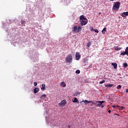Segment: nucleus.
<instances>
[{
  "label": "nucleus",
  "mask_w": 128,
  "mask_h": 128,
  "mask_svg": "<svg viewBox=\"0 0 128 128\" xmlns=\"http://www.w3.org/2000/svg\"><path fill=\"white\" fill-rule=\"evenodd\" d=\"M120 6V2H114L112 8L114 10H118Z\"/></svg>",
  "instance_id": "nucleus-1"
},
{
  "label": "nucleus",
  "mask_w": 128,
  "mask_h": 128,
  "mask_svg": "<svg viewBox=\"0 0 128 128\" xmlns=\"http://www.w3.org/2000/svg\"><path fill=\"white\" fill-rule=\"evenodd\" d=\"M66 62H68V64H72V56L71 54H68L65 60Z\"/></svg>",
  "instance_id": "nucleus-2"
},
{
  "label": "nucleus",
  "mask_w": 128,
  "mask_h": 128,
  "mask_svg": "<svg viewBox=\"0 0 128 128\" xmlns=\"http://www.w3.org/2000/svg\"><path fill=\"white\" fill-rule=\"evenodd\" d=\"M66 104V100H63L60 103H59L60 106H64Z\"/></svg>",
  "instance_id": "nucleus-3"
},
{
  "label": "nucleus",
  "mask_w": 128,
  "mask_h": 128,
  "mask_svg": "<svg viewBox=\"0 0 128 128\" xmlns=\"http://www.w3.org/2000/svg\"><path fill=\"white\" fill-rule=\"evenodd\" d=\"M88 20L87 19V20H82L80 21V24H81V26H86V24H88Z\"/></svg>",
  "instance_id": "nucleus-4"
},
{
  "label": "nucleus",
  "mask_w": 128,
  "mask_h": 128,
  "mask_svg": "<svg viewBox=\"0 0 128 128\" xmlns=\"http://www.w3.org/2000/svg\"><path fill=\"white\" fill-rule=\"evenodd\" d=\"M80 20H87L88 18H86V16L82 15L80 16Z\"/></svg>",
  "instance_id": "nucleus-5"
},
{
  "label": "nucleus",
  "mask_w": 128,
  "mask_h": 128,
  "mask_svg": "<svg viewBox=\"0 0 128 128\" xmlns=\"http://www.w3.org/2000/svg\"><path fill=\"white\" fill-rule=\"evenodd\" d=\"M62 2H64V4H68L70 2V0H62Z\"/></svg>",
  "instance_id": "nucleus-6"
},
{
  "label": "nucleus",
  "mask_w": 128,
  "mask_h": 128,
  "mask_svg": "<svg viewBox=\"0 0 128 128\" xmlns=\"http://www.w3.org/2000/svg\"><path fill=\"white\" fill-rule=\"evenodd\" d=\"M72 30L74 32H78V26L75 25L72 28Z\"/></svg>",
  "instance_id": "nucleus-7"
},
{
  "label": "nucleus",
  "mask_w": 128,
  "mask_h": 128,
  "mask_svg": "<svg viewBox=\"0 0 128 128\" xmlns=\"http://www.w3.org/2000/svg\"><path fill=\"white\" fill-rule=\"evenodd\" d=\"M121 16L122 18H126V16H128V12H124L123 13H122Z\"/></svg>",
  "instance_id": "nucleus-8"
},
{
  "label": "nucleus",
  "mask_w": 128,
  "mask_h": 128,
  "mask_svg": "<svg viewBox=\"0 0 128 128\" xmlns=\"http://www.w3.org/2000/svg\"><path fill=\"white\" fill-rule=\"evenodd\" d=\"M80 54L78 52H76V58L77 60H80Z\"/></svg>",
  "instance_id": "nucleus-9"
},
{
  "label": "nucleus",
  "mask_w": 128,
  "mask_h": 128,
  "mask_svg": "<svg viewBox=\"0 0 128 128\" xmlns=\"http://www.w3.org/2000/svg\"><path fill=\"white\" fill-rule=\"evenodd\" d=\"M80 102H84L85 104H90V103L92 102V101H88V100H85L84 101L82 100V101L80 102Z\"/></svg>",
  "instance_id": "nucleus-10"
},
{
  "label": "nucleus",
  "mask_w": 128,
  "mask_h": 128,
  "mask_svg": "<svg viewBox=\"0 0 128 128\" xmlns=\"http://www.w3.org/2000/svg\"><path fill=\"white\" fill-rule=\"evenodd\" d=\"M112 66H113L115 70L118 68V64L116 63H112Z\"/></svg>",
  "instance_id": "nucleus-11"
},
{
  "label": "nucleus",
  "mask_w": 128,
  "mask_h": 128,
  "mask_svg": "<svg viewBox=\"0 0 128 128\" xmlns=\"http://www.w3.org/2000/svg\"><path fill=\"white\" fill-rule=\"evenodd\" d=\"M60 85L61 86H62V88H66V84L64 82H62Z\"/></svg>",
  "instance_id": "nucleus-12"
},
{
  "label": "nucleus",
  "mask_w": 128,
  "mask_h": 128,
  "mask_svg": "<svg viewBox=\"0 0 128 128\" xmlns=\"http://www.w3.org/2000/svg\"><path fill=\"white\" fill-rule=\"evenodd\" d=\"M39 91H40V89L38 88H35L34 89V94H36L37 92H38Z\"/></svg>",
  "instance_id": "nucleus-13"
},
{
  "label": "nucleus",
  "mask_w": 128,
  "mask_h": 128,
  "mask_svg": "<svg viewBox=\"0 0 128 128\" xmlns=\"http://www.w3.org/2000/svg\"><path fill=\"white\" fill-rule=\"evenodd\" d=\"M106 88H112L114 86L113 84H107L105 86Z\"/></svg>",
  "instance_id": "nucleus-14"
},
{
  "label": "nucleus",
  "mask_w": 128,
  "mask_h": 128,
  "mask_svg": "<svg viewBox=\"0 0 128 128\" xmlns=\"http://www.w3.org/2000/svg\"><path fill=\"white\" fill-rule=\"evenodd\" d=\"M82 26H78V30H77L78 32H82Z\"/></svg>",
  "instance_id": "nucleus-15"
},
{
  "label": "nucleus",
  "mask_w": 128,
  "mask_h": 128,
  "mask_svg": "<svg viewBox=\"0 0 128 128\" xmlns=\"http://www.w3.org/2000/svg\"><path fill=\"white\" fill-rule=\"evenodd\" d=\"M106 28H104L102 31V34H106Z\"/></svg>",
  "instance_id": "nucleus-16"
},
{
  "label": "nucleus",
  "mask_w": 128,
  "mask_h": 128,
  "mask_svg": "<svg viewBox=\"0 0 128 128\" xmlns=\"http://www.w3.org/2000/svg\"><path fill=\"white\" fill-rule=\"evenodd\" d=\"M114 48L116 50H122V48H120L118 46H115Z\"/></svg>",
  "instance_id": "nucleus-17"
},
{
  "label": "nucleus",
  "mask_w": 128,
  "mask_h": 128,
  "mask_svg": "<svg viewBox=\"0 0 128 128\" xmlns=\"http://www.w3.org/2000/svg\"><path fill=\"white\" fill-rule=\"evenodd\" d=\"M46 88V84H42V87L41 88L42 90H44Z\"/></svg>",
  "instance_id": "nucleus-18"
},
{
  "label": "nucleus",
  "mask_w": 128,
  "mask_h": 128,
  "mask_svg": "<svg viewBox=\"0 0 128 128\" xmlns=\"http://www.w3.org/2000/svg\"><path fill=\"white\" fill-rule=\"evenodd\" d=\"M72 102H77L78 104V98H75L72 100Z\"/></svg>",
  "instance_id": "nucleus-19"
},
{
  "label": "nucleus",
  "mask_w": 128,
  "mask_h": 128,
  "mask_svg": "<svg viewBox=\"0 0 128 128\" xmlns=\"http://www.w3.org/2000/svg\"><path fill=\"white\" fill-rule=\"evenodd\" d=\"M21 24L22 26H26V21L23 20H21Z\"/></svg>",
  "instance_id": "nucleus-20"
},
{
  "label": "nucleus",
  "mask_w": 128,
  "mask_h": 128,
  "mask_svg": "<svg viewBox=\"0 0 128 128\" xmlns=\"http://www.w3.org/2000/svg\"><path fill=\"white\" fill-rule=\"evenodd\" d=\"M80 93L78 92H76L74 94V96H80Z\"/></svg>",
  "instance_id": "nucleus-21"
},
{
  "label": "nucleus",
  "mask_w": 128,
  "mask_h": 128,
  "mask_svg": "<svg viewBox=\"0 0 128 128\" xmlns=\"http://www.w3.org/2000/svg\"><path fill=\"white\" fill-rule=\"evenodd\" d=\"M96 106L98 107H100L102 106L101 104H100V103L97 102V101L96 102Z\"/></svg>",
  "instance_id": "nucleus-22"
},
{
  "label": "nucleus",
  "mask_w": 128,
  "mask_h": 128,
  "mask_svg": "<svg viewBox=\"0 0 128 128\" xmlns=\"http://www.w3.org/2000/svg\"><path fill=\"white\" fill-rule=\"evenodd\" d=\"M124 52L126 54V56H128V47L126 48Z\"/></svg>",
  "instance_id": "nucleus-23"
},
{
  "label": "nucleus",
  "mask_w": 128,
  "mask_h": 128,
  "mask_svg": "<svg viewBox=\"0 0 128 128\" xmlns=\"http://www.w3.org/2000/svg\"><path fill=\"white\" fill-rule=\"evenodd\" d=\"M46 98V95L42 94L40 98Z\"/></svg>",
  "instance_id": "nucleus-24"
},
{
  "label": "nucleus",
  "mask_w": 128,
  "mask_h": 128,
  "mask_svg": "<svg viewBox=\"0 0 128 128\" xmlns=\"http://www.w3.org/2000/svg\"><path fill=\"white\" fill-rule=\"evenodd\" d=\"M123 66L124 68H128V64L127 63L123 64Z\"/></svg>",
  "instance_id": "nucleus-25"
},
{
  "label": "nucleus",
  "mask_w": 128,
  "mask_h": 128,
  "mask_svg": "<svg viewBox=\"0 0 128 128\" xmlns=\"http://www.w3.org/2000/svg\"><path fill=\"white\" fill-rule=\"evenodd\" d=\"M97 102H98V104H102L104 102V101H97Z\"/></svg>",
  "instance_id": "nucleus-26"
},
{
  "label": "nucleus",
  "mask_w": 128,
  "mask_h": 128,
  "mask_svg": "<svg viewBox=\"0 0 128 128\" xmlns=\"http://www.w3.org/2000/svg\"><path fill=\"white\" fill-rule=\"evenodd\" d=\"M90 44H92V43L90 42H88V44H87L88 48H90Z\"/></svg>",
  "instance_id": "nucleus-27"
},
{
  "label": "nucleus",
  "mask_w": 128,
  "mask_h": 128,
  "mask_svg": "<svg viewBox=\"0 0 128 128\" xmlns=\"http://www.w3.org/2000/svg\"><path fill=\"white\" fill-rule=\"evenodd\" d=\"M104 82H106V80H102V81L100 82V84H104Z\"/></svg>",
  "instance_id": "nucleus-28"
},
{
  "label": "nucleus",
  "mask_w": 128,
  "mask_h": 128,
  "mask_svg": "<svg viewBox=\"0 0 128 128\" xmlns=\"http://www.w3.org/2000/svg\"><path fill=\"white\" fill-rule=\"evenodd\" d=\"M117 88H118V90H120V88H122V86H120V85H118V86H117Z\"/></svg>",
  "instance_id": "nucleus-29"
},
{
  "label": "nucleus",
  "mask_w": 128,
  "mask_h": 128,
  "mask_svg": "<svg viewBox=\"0 0 128 128\" xmlns=\"http://www.w3.org/2000/svg\"><path fill=\"white\" fill-rule=\"evenodd\" d=\"M124 106H120L119 108V110H124Z\"/></svg>",
  "instance_id": "nucleus-30"
},
{
  "label": "nucleus",
  "mask_w": 128,
  "mask_h": 128,
  "mask_svg": "<svg viewBox=\"0 0 128 128\" xmlns=\"http://www.w3.org/2000/svg\"><path fill=\"white\" fill-rule=\"evenodd\" d=\"M126 52H122V53L120 54V56H126Z\"/></svg>",
  "instance_id": "nucleus-31"
},
{
  "label": "nucleus",
  "mask_w": 128,
  "mask_h": 128,
  "mask_svg": "<svg viewBox=\"0 0 128 128\" xmlns=\"http://www.w3.org/2000/svg\"><path fill=\"white\" fill-rule=\"evenodd\" d=\"M76 74H80V70H76Z\"/></svg>",
  "instance_id": "nucleus-32"
},
{
  "label": "nucleus",
  "mask_w": 128,
  "mask_h": 128,
  "mask_svg": "<svg viewBox=\"0 0 128 128\" xmlns=\"http://www.w3.org/2000/svg\"><path fill=\"white\" fill-rule=\"evenodd\" d=\"M94 31L95 32H96V34H98V30L94 29Z\"/></svg>",
  "instance_id": "nucleus-33"
},
{
  "label": "nucleus",
  "mask_w": 128,
  "mask_h": 128,
  "mask_svg": "<svg viewBox=\"0 0 128 128\" xmlns=\"http://www.w3.org/2000/svg\"><path fill=\"white\" fill-rule=\"evenodd\" d=\"M90 30H92V31L94 30V27H92V26H90Z\"/></svg>",
  "instance_id": "nucleus-34"
},
{
  "label": "nucleus",
  "mask_w": 128,
  "mask_h": 128,
  "mask_svg": "<svg viewBox=\"0 0 128 128\" xmlns=\"http://www.w3.org/2000/svg\"><path fill=\"white\" fill-rule=\"evenodd\" d=\"M34 86H38V83L36 82H34Z\"/></svg>",
  "instance_id": "nucleus-35"
},
{
  "label": "nucleus",
  "mask_w": 128,
  "mask_h": 128,
  "mask_svg": "<svg viewBox=\"0 0 128 128\" xmlns=\"http://www.w3.org/2000/svg\"><path fill=\"white\" fill-rule=\"evenodd\" d=\"M100 106H101V108H104V104H101Z\"/></svg>",
  "instance_id": "nucleus-36"
},
{
  "label": "nucleus",
  "mask_w": 128,
  "mask_h": 128,
  "mask_svg": "<svg viewBox=\"0 0 128 128\" xmlns=\"http://www.w3.org/2000/svg\"><path fill=\"white\" fill-rule=\"evenodd\" d=\"M92 104H96V103H94V102L91 101L90 102Z\"/></svg>",
  "instance_id": "nucleus-37"
},
{
  "label": "nucleus",
  "mask_w": 128,
  "mask_h": 128,
  "mask_svg": "<svg viewBox=\"0 0 128 128\" xmlns=\"http://www.w3.org/2000/svg\"><path fill=\"white\" fill-rule=\"evenodd\" d=\"M108 112L109 114H110V113L112 112V111H111L110 110H108Z\"/></svg>",
  "instance_id": "nucleus-38"
},
{
  "label": "nucleus",
  "mask_w": 128,
  "mask_h": 128,
  "mask_svg": "<svg viewBox=\"0 0 128 128\" xmlns=\"http://www.w3.org/2000/svg\"><path fill=\"white\" fill-rule=\"evenodd\" d=\"M126 94H128V88L126 89Z\"/></svg>",
  "instance_id": "nucleus-39"
},
{
  "label": "nucleus",
  "mask_w": 128,
  "mask_h": 128,
  "mask_svg": "<svg viewBox=\"0 0 128 128\" xmlns=\"http://www.w3.org/2000/svg\"><path fill=\"white\" fill-rule=\"evenodd\" d=\"M118 76H121V74L119 73V74H118Z\"/></svg>",
  "instance_id": "nucleus-40"
},
{
  "label": "nucleus",
  "mask_w": 128,
  "mask_h": 128,
  "mask_svg": "<svg viewBox=\"0 0 128 128\" xmlns=\"http://www.w3.org/2000/svg\"><path fill=\"white\" fill-rule=\"evenodd\" d=\"M114 114V116H120V115H118V114Z\"/></svg>",
  "instance_id": "nucleus-41"
},
{
  "label": "nucleus",
  "mask_w": 128,
  "mask_h": 128,
  "mask_svg": "<svg viewBox=\"0 0 128 128\" xmlns=\"http://www.w3.org/2000/svg\"><path fill=\"white\" fill-rule=\"evenodd\" d=\"M116 107H117V108H120V106H117Z\"/></svg>",
  "instance_id": "nucleus-42"
},
{
  "label": "nucleus",
  "mask_w": 128,
  "mask_h": 128,
  "mask_svg": "<svg viewBox=\"0 0 128 128\" xmlns=\"http://www.w3.org/2000/svg\"><path fill=\"white\" fill-rule=\"evenodd\" d=\"M68 128H70V125L68 126Z\"/></svg>",
  "instance_id": "nucleus-43"
},
{
  "label": "nucleus",
  "mask_w": 128,
  "mask_h": 128,
  "mask_svg": "<svg viewBox=\"0 0 128 128\" xmlns=\"http://www.w3.org/2000/svg\"><path fill=\"white\" fill-rule=\"evenodd\" d=\"M112 108H116V106H112Z\"/></svg>",
  "instance_id": "nucleus-44"
}]
</instances>
